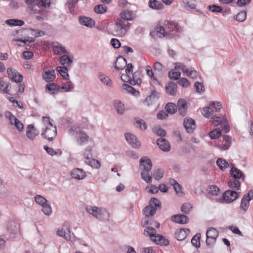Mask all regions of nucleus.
<instances>
[{"label": "nucleus", "mask_w": 253, "mask_h": 253, "mask_svg": "<svg viewBox=\"0 0 253 253\" xmlns=\"http://www.w3.org/2000/svg\"><path fill=\"white\" fill-rule=\"evenodd\" d=\"M161 207V203L159 200L156 198H151L149 205L143 210L145 217L141 222V225L143 227L152 224L151 219H150V218L155 214L157 210L160 209Z\"/></svg>", "instance_id": "nucleus-1"}, {"label": "nucleus", "mask_w": 253, "mask_h": 253, "mask_svg": "<svg viewBox=\"0 0 253 253\" xmlns=\"http://www.w3.org/2000/svg\"><path fill=\"white\" fill-rule=\"evenodd\" d=\"M140 166L143 168L141 173L142 179L147 183L152 182V176L150 173L152 167L151 160L147 157L141 158L139 161Z\"/></svg>", "instance_id": "nucleus-2"}, {"label": "nucleus", "mask_w": 253, "mask_h": 253, "mask_svg": "<svg viewBox=\"0 0 253 253\" xmlns=\"http://www.w3.org/2000/svg\"><path fill=\"white\" fill-rule=\"evenodd\" d=\"M164 26L166 27V32L169 39L178 36L177 33L181 31L179 25L175 21L166 20L164 22Z\"/></svg>", "instance_id": "nucleus-3"}, {"label": "nucleus", "mask_w": 253, "mask_h": 253, "mask_svg": "<svg viewBox=\"0 0 253 253\" xmlns=\"http://www.w3.org/2000/svg\"><path fill=\"white\" fill-rule=\"evenodd\" d=\"M218 231L213 227L209 228L206 231V245L210 248H213L218 236Z\"/></svg>", "instance_id": "nucleus-4"}, {"label": "nucleus", "mask_w": 253, "mask_h": 253, "mask_svg": "<svg viewBox=\"0 0 253 253\" xmlns=\"http://www.w3.org/2000/svg\"><path fill=\"white\" fill-rule=\"evenodd\" d=\"M240 194V192H237L236 191L228 190L224 192L222 198H219L217 201L221 203L230 204L239 197Z\"/></svg>", "instance_id": "nucleus-5"}, {"label": "nucleus", "mask_w": 253, "mask_h": 253, "mask_svg": "<svg viewBox=\"0 0 253 253\" xmlns=\"http://www.w3.org/2000/svg\"><path fill=\"white\" fill-rule=\"evenodd\" d=\"M130 24L122 20H119L115 23L114 26V31L115 35L120 37H124L129 27Z\"/></svg>", "instance_id": "nucleus-6"}, {"label": "nucleus", "mask_w": 253, "mask_h": 253, "mask_svg": "<svg viewBox=\"0 0 253 253\" xmlns=\"http://www.w3.org/2000/svg\"><path fill=\"white\" fill-rule=\"evenodd\" d=\"M86 211L89 214L92 215L94 217L97 219H101V215H104L105 216L104 218L105 219H109V212L106 211L101 212L99 208H97V207L87 206L86 207Z\"/></svg>", "instance_id": "nucleus-7"}, {"label": "nucleus", "mask_w": 253, "mask_h": 253, "mask_svg": "<svg viewBox=\"0 0 253 253\" xmlns=\"http://www.w3.org/2000/svg\"><path fill=\"white\" fill-rule=\"evenodd\" d=\"M253 199V190H251L242 197L240 208L244 212H246L249 209L250 201Z\"/></svg>", "instance_id": "nucleus-8"}, {"label": "nucleus", "mask_w": 253, "mask_h": 253, "mask_svg": "<svg viewBox=\"0 0 253 253\" xmlns=\"http://www.w3.org/2000/svg\"><path fill=\"white\" fill-rule=\"evenodd\" d=\"M20 228V225L17 221H11L9 222L7 228V233L8 235V238L13 239L15 237L16 234Z\"/></svg>", "instance_id": "nucleus-9"}, {"label": "nucleus", "mask_w": 253, "mask_h": 253, "mask_svg": "<svg viewBox=\"0 0 253 253\" xmlns=\"http://www.w3.org/2000/svg\"><path fill=\"white\" fill-rule=\"evenodd\" d=\"M56 127L53 126H50V127L48 126L46 127L44 132L42 133V137L49 141H52L56 136Z\"/></svg>", "instance_id": "nucleus-10"}, {"label": "nucleus", "mask_w": 253, "mask_h": 253, "mask_svg": "<svg viewBox=\"0 0 253 253\" xmlns=\"http://www.w3.org/2000/svg\"><path fill=\"white\" fill-rule=\"evenodd\" d=\"M70 225L68 223H65L61 229L58 230L57 235L63 237L66 240H70L71 239Z\"/></svg>", "instance_id": "nucleus-11"}, {"label": "nucleus", "mask_w": 253, "mask_h": 253, "mask_svg": "<svg viewBox=\"0 0 253 253\" xmlns=\"http://www.w3.org/2000/svg\"><path fill=\"white\" fill-rule=\"evenodd\" d=\"M7 72L9 79L15 83H21L23 80V76L19 73L15 69L8 68Z\"/></svg>", "instance_id": "nucleus-12"}, {"label": "nucleus", "mask_w": 253, "mask_h": 253, "mask_svg": "<svg viewBox=\"0 0 253 253\" xmlns=\"http://www.w3.org/2000/svg\"><path fill=\"white\" fill-rule=\"evenodd\" d=\"M27 4L32 6H38V8L49 7L50 5V0H25Z\"/></svg>", "instance_id": "nucleus-13"}, {"label": "nucleus", "mask_w": 253, "mask_h": 253, "mask_svg": "<svg viewBox=\"0 0 253 253\" xmlns=\"http://www.w3.org/2000/svg\"><path fill=\"white\" fill-rule=\"evenodd\" d=\"M183 126L188 133H192L196 127L195 121L193 119L189 117L184 119Z\"/></svg>", "instance_id": "nucleus-14"}, {"label": "nucleus", "mask_w": 253, "mask_h": 253, "mask_svg": "<svg viewBox=\"0 0 253 253\" xmlns=\"http://www.w3.org/2000/svg\"><path fill=\"white\" fill-rule=\"evenodd\" d=\"M126 141L134 148H138L140 147V142L134 135L127 133L125 134Z\"/></svg>", "instance_id": "nucleus-15"}, {"label": "nucleus", "mask_w": 253, "mask_h": 253, "mask_svg": "<svg viewBox=\"0 0 253 253\" xmlns=\"http://www.w3.org/2000/svg\"><path fill=\"white\" fill-rule=\"evenodd\" d=\"M176 106L179 114L183 117L185 116L188 109L187 101L183 98H180L178 99Z\"/></svg>", "instance_id": "nucleus-16"}, {"label": "nucleus", "mask_w": 253, "mask_h": 253, "mask_svg": "<svg viewBox=\"0 0 253 253\" xmlns=\"http://www.w3.org/2000/svg\"><path fill=\"white\" fill-rule=\"evenodd\" d=\"M156 143L163 151L168 152L170 150V144L166 139L160 137L157 140Z\"/></svg>", "instance_id": "nucleus-17"}, {"label": "nucleus", "mask_w": 253, "mask_h": 253, "mask_svg": "<svg viewBox=\"0 0 253 253\" xmlns=\"http://www.w3.org/2000/svg\"><path fill=\"white\" fill-rule=\"evenodd\" d=\"M79 22L82 25L92 28L95 25V21L90 17L85 16H80L79 17Z\"/></svg>", "instance_id": "nucleus-18"}, {"label": "nucleus", "mask_w": 253, "mask_h": 253, "mask_svg": "<svg viewBox=\"0 0 253 253\" xmlns=\"http://www.w3.org/2000/svg\"><path fill=\"white\" fill-rule=\"evenodd\" d=\"M142 75L141 72L138 70L135 71L132 75V79L129 81V84L132 85H140L142 82Z\"/></svg>", "instance_id": "nucleus-19"}, {"label": "nucleus", "mask_w": 253, "mask_h": 253, "mask_svg": "<svg viewBox=\"0 0 253 253\" xmlns=\"http://www.w3.org/2000/svg\"><path fill=\"white\" fill-rule=\"evenodd\" d=\"M39 133V131L32 125H28L27 127L26 134L28 138L33 140Z\"/></svg>", "instance_id": "nucleus-20"}, {"label": "nucleus", "mask_w": 253, "mask_h": 253, "mask_svg": "<svg viewBox=\"0 0 253 253\" xmlns=\"http://www.w3.org/2000/svg\"><path fill=\"white\" fill-rule=\"evenodd\" d=\"M127 65L126 60L123 56L117 57L114 64V67L117 70H123Z\"/></svg>", "instance_id": "nucleus-21"}, {"label": "nucleus", "mask_w": 253, "mask_h": 253, "mask_svg": "<svg viewBox=\"0 0 253 253\" xmlns=\"http://www.w3.org/2000/svg\"><path fill=\"white\" fill-rule=\"evenodd\" d=\"M230 173L231 176L235 179L239 180L240 178H241L243 180L245 179V175L244 174L241 170L236 167H233L231 169Z\"/></svg>", "instance_id": "nucleus-22"}, {"label": "nucleus", "mask_w": 253, "mask_h": 253, "mask_svg": "<svg viewBox=\"0 0 253 253\" xmlns=\"http://www.w3.org/2000/svg\"><path fill=\"white\" fill-rule=\"evenodd\" d=\"M231 145V138L228 135H224L222 143L221 145L218 146V148L222 150H226L228 149Z\"/></svg>", "instance_id": "nucleus-23"}, {"label": "nucleus", "mask_w": 253, "mask_h": 253, "mask_svg": "<svg viewBox=\"0 0 253 253\" xmlns=\"http://www.w3.org/2000/svg\"><path fill=\"white\" fill-rule=\"evenodd\" d=\"M43 79L46 82L53 81L55 78V73L54 70L44 71L42 74Z\"/></svg>", "instance_id": "nucleus-24"}, {"label": "nucleus", "mask_w": 253, "mask_h": 253, "mask_svg": "<svg viewBox=\"0 0 253 253\" xmlns=\"http://www.w3.org/2000/svg\"><path fill=\"white\" fill-rule=\"evenodd\" d=\"M152 241L157 245L161 246H168L169 245V241L166 239L164 236L157 234Z\"/></svg>", "instance_id": "nucleus-25"}, {"label": "nucleus", "mask_w": 253, "mask_h": 253, "mask_svg": "<svg viewBox=\"0 0 253 253\" xmlns=\"http://www.w3.org/2000/svg\"><path fill=\"white\" fill-rule=\"evenodd\" d=\"M71 175L74 179L81 180L84 178L85 172L82 169L77 168L72 170Z\"/></svg>", "instance_id": "nucleus-26"}, {"label": "nucleus", "mask_w": 253, "mask_h": 253, "mask_svg": "<svg viewBox=\"0 0 253 253\" xmlns=\"http://www.w3.org/2000/svg\"><path fill=\"white\" fill-rule=\"evenodd\" d=\"M160 97V93L156 91L154 87L151 90V93L146 98V101L148 102V104H151L153 102L157 101Z\"/></svg>", "instance_id": "nucleus-27"}, {"label": "nucleus", "mask_w": 253, "mask_h": 253, "mask_svg": "<svg viewBox=\"0 0 253 253\" xmlns=\"http://www.w3.org/2000/svg\"><path fill=\"white\" fill-rule=\"evenodd\" d=\"M172 220L176 223L181 224H186L188 222V217L184 214H176L172 216Z\"/></svg>", "instance_id": "nucleus-28"}, {"label": "nucleus", "mask_w": 253, "mask_h": 253, "mask_svg": "<svg viewBox=\"0 0 253 253\" xmlns=\"http://www.w3.org/2000/svg\"><path fill=\"white\" fill-rule=\"evenodd\" d=\"M190 230L188 229L181 228L175 233V237L179 241H182L185 239L189 233Z\"/></svg>", "instance_id": "nucleus-29"}, {"label": "nucleus", "mask_w": 253, "mask_h": 253, "mask_svg": "<svg viewBox=\"0 0 253 253\" xmlns=\"http://www.w3.org/2000/svg\"><path fill=\"white\" fill-rule=\"evenodd\" d=\"M228 185L231 190L234 191L239 190L241 188V182L237 179L234 178L229 180Z\"/></svg>", "instance_id": "nucleus-30"}, {"label": "nucleus", "mask_w": 253, "mask_h": 253, "mask_svg": "<svg viewBox=\"0 0 253 253\" xmlns=\"http://www.w3.org/2000/svg\"><path fill=\"white\" fill-rule=\"evenodd\" d=\"M45 89L46 91H49L51 94H54L58 92L60 86L54 83H49L46 85Z\"/></svg>", "instance_id": "nucleus-31"}, {"label": "nucleus", "mask_w": 253, "mask_h": 253, "mask_svg": "<svg viewBox=\"0 0 253 253\" xmlns=\"http://www.w3.org/2000/svg\"><path fill=\"white\" fill-rule=\"evenodd\" d=\"M144 234L146 236H148L152 241L157 234H156V230L154 228L150 226H146L144 230Z\"/></svg>", "instance_id": "nucleus-32"}, {"label": "nucleus", "mask_w": 253, "mask_h": 253, "mask_svg": "<svg viewBox=\"0 0 253 253\" xmlns=\"http://www.w3.org/2000/svg\"><path fill=\"white\" fill-rule=\"evenodd\" d=\"M177 85L173 82H169L166 86L167 92L170 95H175L176 92Z\"/></svg>", "instance_id": "nucleus-33"}, {"label": "nucleus", "mask_w": 253, "mask_h": 253, "mask_svg": "<svg viewBox=\"0 0 253 253\" xmlns=\"http://www.w3.org/2000/svg\"><path fill=\"white\" fill-rule=\"evenodd\" d=\"M123 89L126 90L128 93H129L135 96H137L139 95V92L138 90H136L132 86L126 84H124L122 85Z\"/></svg>", "instance_id": "nucleus-34"}, {"label": "nucleus", "mask_w": 253, "mask_h": 253, "mask_svg": "<svg viewBox=\"0 0 253 253\" xmlns=\"http://www.w3.org/2000/svg\"><path fill=\"white\" fill-rule=\"evenodd\" d=\"M98 77L101 83L104 85L108 86H111L112 85V82L108 76L101 73H99L98 74Z\"/></svg>", "instance_id": "nucleus-35"}, {"label": "nucleus", "mask_w": 253, "mask_h": 253, "mask_svg": "<svg viewBox=\"0 0 253 253\" xmlns=\"http://www.w3.org/2000/svg\"><path fill=\"white\" fill-rule=\"evenodd\" d=\"M85 163L94 169H99L101 166L99 161L91 158H87V160H85Z\"/></svg>", "instance_id": "nucleus-36"}, {"label": "nucleus", "mask_w": 253, "mask_h": 253, "mask_svg": "<svg viewBox=\"0 0 253 253\" xmlns=\"http://www.w3.org/2000/svg\"><path fill=\"white\" fill-rule=\"evenodd\" d=\"M149 6L153 9L160 10L163 8V4L156 0H149Z\"/></svg>", "instance_id": "nucleus-37"}, {"label": "nucleus", "mask_w": 253, "mask_h": 253, "mask_svg": "<svg viewBox=\"0 0 253 253\" xmlns=\"http://www.w3.org/2000/svg\"><path fill=\"white\" fill-rule=\"evenodd\" d=\"M153 68L156 74L160 76H162L165 71L164 67L159 62H156L154 63Z\"/></svg>", "instance_id": "nucleus-38"}, {"label": "nucleus", "mask_w": 253, "mask_h": 253, "mask_svg": "<svg viewBox=\"0 0 253 253\" xmlns=\"http://www.w3.org/2000/svg\"><path fill=\"white\" fill-rule=\"evenodd\" d=\"M207 190L208 194L212 196H217L220 192V189L216 185H209L208 187Z\"/></svg>", "instance_id": "nucleus-39"}, {"label": "nucleus", "mask_w": 253, "mask_h": 253, "mask_svg": "<svg viewBox=\"0 0 253 253\" xmlns=\"http://www.w3.org/2000/svg\"><path fill=\"white\" fill-rule=\"evenodd\" d=\"M164 170L162 169L155 168L153 171V176L155 179L159 180L164 176Z\"/></svg>", "instance_id": "nucleus-40"}, {"label": "nucleus", "mask_w": 253, "mask_h": 253, "mask_svg": "<svg viewBox=\"0 0 253 253\" xmlns=\"http://www.w3.org/2000/svg\"><path fill=\"white\" fill-rule=\"evenodd\" d=\"M216 165L221 170H224L229 167V164L223 158H218L216 160Z\"/></svg>", "instance_id": "nucleus-41"}, {"label": "nucleus", "mask_w": 253, "mask_h": 253, "mask_svg": "<svg viewBox=\"0 0 253 253\" xmlns=\"http://www.w3.org/2000/svg\"><path fill=\"white\" fill-rule=\"evenodd\" d=\"M133 13L131 11L126 10L120 13V16L124 20L130 21L133 19Z\"/></svg>", "instance_id": "nucleus-42"}, {"label": "nucleus", "mask_w": 253, "mask_h": 253, "mask_svg": "<svg viewBox=\"0 0 253 253\" xmlns=\"http://www.w3.org/2000/svg\"><path fill=\"white\" fill-rule=\"evenodd\" d=\"M165 109L168 113L173 114L177 110V106L174 103L169 102L166 104Z\"/></svg>", "instance_id": "nucleus-43"}, {"label": "nucleus", "mask_w": 253, "mask_h": 253, "mask_svg": "<svg viewBox=\"0 0 253 253\" xmlns=\"http://www.w3.org/2000/svg\"><path fill=\"white\" fill-rule=\"evenodd\" d=\"M222 130L219 128H216L211 131L209 135L211 139H215L221 136Z\"/></svg>", "instance_id": "nucleus-44"}, {"label": "nucleus", "mask_w": 253, "mask_h": 253, "mask_svg": "<svg viewBox=\"0 0 253 253\" xmlns=\"http://www.w3.org/2000/svg\"><path fill=\"white\" fill-rule=\"evenodd\" d=\"M114 107L119 114L122 115L125 112L124 105L119 100L114 102Z\"/></svg>", "instance_id": "nucleus-45"}, {"label": "nucleus", "mask_w": 253, "mask_h": 253, "mask_svg": "<svg viewBox=\"0 0 253 253\" xmlns=\"http://www.w3.org/2000/svg\"><path fill=\"white\" fill-rule=\"evenodd\" d=\"M60 62L62 65H69L73 63V58L68 55L64 54L60 57Z\"/></svg>", "instance_id": "nucleus-46"}, {"label": "nucleus", "mask_w": 253, "mask_h": 253, "mask_svg": "<svg viewBox=\"0 0 253 253\" xmlns=\"http://www.w3.org/2000/svg\"><path fill=\"white\" fill-rule=\"evenodd\" d=\"M57 70L64 79L68 80L69 76L68 73V69L67 67L64 66L57 67Z\"/></svg>", "instance_id": "nucleus-47"}, {"label": "nucleus", "mask_w": 253, "mask_h": 253, "mask_svg": "<svg viewBox=\"0 0 253 253\" xmlns=\"http://www.w3.org/2000/svg\"><path fill=\"white\" fill-rule=\"evenodd\" d=\"M6 23L10 26H22L24 24V21L19 19H8L6 21Z\"/></svg>", "instance_id": "nucleus-48"}, {"label": "nucleus", "mask_w": 253, "mask_h": 253, "mask_svg": "<svg viewBox=\"0 0 253 253\" xmlns=\"http://www.w3.org/2000/svg\"><path fill=\"white\" fill-rule=\"evenodd\" d=\"M52 50L56 54H65L67 53L65 48L62 45H53L52 46Z\"/></svg>", "instance_id": "nucleus-49"}, {"label": "nucleus", "mask_w": 253, "mask_h": 253, "mask_svg": "<svg viewBox=\"0 0 253 253\" xmlns=\"http://www.w3.org/2000/svg\"><path fill=\"white\" fill-rule=\"evenodd\" d=\"M234 17L237 21L244 22L247 17V12L245 10L241 11L236 15H235Z\"/></svg>", "instance_id": "nucleus-50"}, {"label": "nucleus", "mask_w": 253, "mask_h": 253, "mask_svg": "<svg viewBox=\"0 0 253 253\" xmlns=\"http://www.w3.org/2000/svg\"><path fill=\"white\" fill-rule=\"evenodd\" d=\"M74 87L73 84L71 82H66L63 83L61 89L64 90L65 92L71 91Z\"/></svg>", "instance_id": "nucleus-51"}, {"label": "nucleus", "mask_w": 253, "mask_h": 253, "mask_svg": "<svg viewBox=\"0 0 253 253\" xmlns=\"http://www.w3.org/2000/svg\"><path fill=\"white\" fill-rule=\"evenodd\" d=\"M35 200L38 204L42 206L49 202L45 198L39 195H37L35 197Z\"/></svg>", "instance_id": "nucleus-52"}, {"label": "nucleus", "mask_w": 253, "mask_h": 253, "mask_svg": "<svg viewBox=\"0 0 253 253\" xmlns=\"http://www.w3.org/2000/svg\"><path fill=\"white\" fill-rule=\"evenodd\" d=\"M192 209V206L190 203H185L182 205L181 211L183 213L187 214L190 213Z\"/></svg>", "instance_id": "nucleus-53"}, {"label": "nucleus", "mask_w": 253, "mask_h": 253, "mask_svg": "<svg viewBox=\"0 0 253 253\" xmlns=\"http://www.w3.org/2000/svg\"><path fill=\"white\" fill-rule=\"evenodd\" d=\"M42 211L46 215H49L52 213V211L49 202L42 205Z\"/></svg>", "instance_id": "nucleus-54"}, {"label": "nucleus", "mask_w": 253, "mask_h": 253, "mask_svg": "<svg viewBox=\"0 0 253 253\" xmlns=\"http://www.w3.org/2000/svg\"><path fill=\"white\" fill-rule=\"evenodd\" d=\"M107 10V6L102 4L97 5L94 7V11L97 14L104 13Z\"/></svg>", "instance_id": "nucleus-55"}, {"label": "nucleus", "mask_w": 253, "mask_h": 253, "mask_svg": "<svg viewBox=\"0 0 253 253\" xmlns=\"http://www.w3.org/2000/svg\"><path fill=\"white\" fill-rule=\"evenodd\" d=\"M201 238V234L198 233L194 235L191 239L192 244L196 248H199L200 246V239Z\"/></svg>", "instance_id": "nucleus-56"}, {"label": "nucleus", "mask_w": 253, "mask_h": 253, "mask_svg": "<svg viewBox=\"0 0 253 253\" xmlns=\"http://www.w3.org/2000/svg\"><path fill=\"white\" fill-rule=\"evenodd\" d=\"M181 73L179 71H174L171 70L169 72V77L172 80H177L180 77Z\"/></svg>", "instance_id": "nucleus-57"}, {"label": "nucleus", "mask_w": 253, "mask_h": 253, "mask_svg": "<svg viewBox=\"0 0 253 253\" xmlns=\"http://www.w3.org/2000/svg\"><path fill=\"white\" fill-rule=\"evenodd\" d=\"M183 2L187 8L195 9L196 6L195 0H183Z\"/></svg>", "instance_id": "nucleus-58"}, {"label": "nucleus", "mask_w": 253, "mask_h": 253, "mask_svg": "<svg viewBox=\"0 0 253 253\" xmlns=\"http://www.w3.org/2000/svg\"><path fill=\"white\" fill-rule=\"evenodd\" d=\"M88 138L89 136L86 133H84L83 135H81L79 137V138L77 139V142L79 145H82L88 142Z\"/></svg>", "instance_id": "nucleus-59"}, {"label": "nucleus", "mask_w": 253, "mask_h": 253, "mask_svg": "<svg viewBox=\"0 0 253 253\" xmlns=\"http://www.w3.org/2000/svg\"><path fill=\"white\" fill-rule=\"evenodd\" d=\"M202 113L205 117L208 118L213 115V111L210 107H205L202 109Z\"/></svg>", "instance_id": "nucleus-60"}, {"label": "nucleus", "mask_w": 253, "mask_h": 253, "mask_svg": "<svg viewBox=\"0 0 253 253\" xmlns=\"http://www.w3.org/2000/svg\"><path fill=\"white\" fill-rule=\"evenodd\" d=\"M175 69L181 70L184 73L187 74L190 69L187 68L184 64L180 62L175 63Z\"/></svg>", "instance_id": "nucleus-61"}, {"label": "nucleus", "mask_w": 253, "mask_h": 253, "mask_svg": "<svg viewBox=\"0 0 253 253\" xmlns=\"http://www.w3.org/2000/svg\"><path fill=\"white\" fill-rule=\"evenodd\" d=\"M208 9L212 12L220 13L222 11V7L220 6L215 4L209 5L208 6Z\"/></svg>", "instance_id": "nucleus-62"}, {"label": "nucleus", "mask_w": 253, "mask_h": 253, "mask_svg": "<svg viewBox=\"0 0 253 253\" xmlns=\"http://www.w3.org/2000/svg\"><path fill=\"white\" fill-rule=\"evenodd\" d=\"M157 32L158 33L160 34L159 37L161 38H164V37H167L168 38V35L166 32V27L165 26H160L159 27H158L157 29Z\"/></svg>", "instance_id": "nucleus-63"}, {"label": "nucleus", "mask_w": 253, "mask_h": 253, "mask_svg": "<svg viewBox=\"0 0 253 253\" xmlns=\"http://www.w3.org/2000/svg\"><path fill=\"white\" fill-rule=\"evenodd\" d=\"M5 117L9 119L10 123L11 125H14V123L18 120L9 111H7L5 113Z\"/></svg>", "instance_id": "nucleus-64"}]
</instances>
